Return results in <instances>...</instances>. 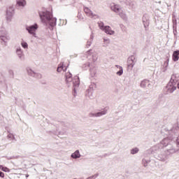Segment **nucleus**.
I'll return each mask as SVG.
<instances>
[{"label":"nucleus","mask_w":179,"mask_h":179,"mask_svg":"<svg viewBox=\"0 0 179 179\" xmlns=\"http://www.w3.org/2000/svg\"><path fill=\"white\" fill-rule=\"evenodd\" d=\"M89 66H90V63L87 62V64L83 65V68L86 70L87 69V68H89Z\"/></svg>","instance_id":"nucleus-41"},{"label":"nucleus","mask_w":179,"mask_h":179,"mask_svg":"<svg viewBox=\"0 0 179 179\" xmlns=\"http://www.w3.org/2000/svg\"><path fill=\"white\" fill-rule=\"evenodd\" d=\"M49 1H52V0H49Z\"/></svg>","instance_id":"nucleus-52"},{"label":"nucleus","mask_w":179,"mask_h":179,"mask_svg":"<svg viewBox=\"0 0 179 179\" xmlns=\"http://www.w3.org/2000/svg\"><path fill=\"white\" fill-rule=\"evenodd\" d=\"M15 54L17 57L19 58L20 61H24L25 59V56H24V52H23V50L20 46H18L15 49Z\"/></svg>","instance_id":"nucleus-9"},{"label":"nucleus","mask_w":179,"mask_h":179,"mask_svg":"<svg viewBox=\"0 0 179 179\" xmlns=\"http://www.w3.org/2000/svg\"><path fill=\"white\" fill-rule=\"evenodd\" d=\"M110 9H111V10H113V12H115V13H117V15H120V13L122 10H124L122 9V7H121L120 6V4H115L114 3L113 4H111Z\"/></svg>","instance_id":"nucleus-13"},{"label":"nucleus","mask_w":179,"mask_h":179,"mask_svg":"<svg viewBox=\"0 0 179 179\" xmlns=\"http://www.w3.org/2000/svg\"><path fill=\"white\" fill-rule=\"evenodd\" d=\"M176 90L177 87L176 86V84L169 83L168 85L166 86V94H171V93H174Z\"/></svg>","instance_id":"nucleus-10"},{"label":"nucleus","mask_w":179,"mask_h":179,"mask_svg":"<svg viewBox=\"0 0 179 179\" xmlns=\"http://www.w3.org/2000/svg\"><path fill=\"white\" fill-rule=\"evenodd\" d=\"M38 15L41 23L48 29L53 30L54 27L57 26V17H54L52 15V11L43 10L38 12Z\"/></svg>","instance_id":"nucleus-1"},{"label":"nucleus","mask_w":179,"mask_h":179,"mask_svg":"<svg viewBox=\"0 0 179 179\" xmlns=\"http://www.w3.org/2000/svg\"><path fill=\"white\" fill-rule=\"evenodd\" d=\"M66 129H63V131H59V137L61 138L62 136H65L66 135Z\"/></svg>","instance_id":"nucleus-34"},{"label":"nucleus","mask_w":179,"mask_h":179,"mask_svg":"<svg viewBox=\"0 0 179 179\" xmlns=\"http://www.w3.org/2000/svg\"><path fill=\"white\" fill-rule=\"evenodd\" d=\"M110 38H103V47H108V45H110Z\"/></svg>","instance_id":"nucleus-27"},{"label":"nucleus","mask_w":179,"mask_h":179,"mask_svg":"<svg viewBox=\"0 0 179 179\" xmlns=\"http://www.w3.org/2000/svg\"><path fill=\"white\" fill-rule=\"evenodd\" d=\"M7 138L8 139H11V141H13V139H15V136L12 134H9L8 136H7Z\"/></svg>","instance_id":"nucleus-39"},{"label":"nucleus","mask_w":179,"mask_h":179,"mask_svg":"<svg viewBox=\"0 0 179 179\" xmlns=\"http://www.w3.org/2000/svg\"><path fill=\"white\" fill-rule=\"evenodd\" d=\"M169 61H170V59L168 58L166 59V61L164 62V70H163L164 72H166V71H167V67L169 66Z\"/></svg>","instance_id":"nucleus-33"},{"label":"nucleus","mask_w":179,"mask_h":179,"mask_svg":"<svg viewBox=\"0 0 179 179\" xmlns=\"http://www.w3.org/2000/svg\"><path fill=\"white\" fill-rule=\"evenodd\" d=\"M120 28L121 29V30H122V31H125L126 28L124 24H120Z\"/></svg>","instance_id":"nucleus-42"},{"label":"nucleus","mask_w":179,"mask_h":179,"mask_svg":"<svg viewBox=\"0 0 179 179\" xmlns=\"http://www.w3.org/2000/svg\"><path fill=\"white\" fill-rule=\"evenodd\" d=\"M172 59L174 62H177L179 59V50H175L172 55Z\"/></svg>","instance_id":"nucleus-21"},{"label":"nucleus","mask_w":179,"mask_h":179,"mask_svg":"<svg viewBox=\"0 0 179 179\" xmlns=\"http://www.w3.org/2000/svg\"><path fill=\"white\" fill-rule=\"evenodd\" d=\"M90 72L91 78H94V76H96V68L94 67L92 69H90Z\"/></svg>","instance_id":"nucleus-32"},{"label":"nucleus","mask_w":179,"mask_h":179,"mask_svg":"<svg viewBox=\"0 0 179 179\" xmlns=\"http://www.w3.org/2000/svg\"><path fill=\"white\" fill-rule=\"evenodd\" d=\"M0 170H1V171H4V173H10V169L6 166H3V165H0Z\"/></svg>","instance_id":"nucleus-29"},{"label":"nucleus","mask_w":179,"mask_h":179,"mask_svg":"<svg viewBox=\"0 0 179 179\" xmlns=\"http://www.w3.org/2000/svg\"><path fill=\"white\" fill-rule=\"evenodd\" d=\"M15 15V8L13 7H9L6 10V20L7 22H12V19Z\"/></svg>","instance_id":"nucleus-7"},{"label":"nucleus","mask_w":179,"mask_h":179,"mask_svg":"<svg viewBox=\"0 0 179 179\" xmlns=\"http://www.w3.org/2000/svg\"><path fill=\"white\" fill-rule=\"evenodd\" d=\"M103 31H104V33L106 34H109V36H114V34H115V31L111 29V27L108 25L105 26V29L103 30Z\"/></svg>","instance_id":"nucleus-16"},{"label":"nucleus","mask_w":179,"mask_h":179,"mask_svg":"<svg viewBox=\"0 0 179 179\" xmlns=\"http://www.w3.org/2000/svg\"><path fill=\"white\" fill-rule=\"evenodd\" d=\"M170 143V141H169V138H164L162 141H161V143L160 144H157V145H160L162 146V148H166L167 146H169V144Z\"/></svg>","instance_id":"nucleus-18"},{"label":"nucleus","mask_w":179,"mask_h":179,"mask_svg":"<svg viewBox=\"0 0 179 179\" xmlns=\"http://www.w3.org/2000/svg\"><path fill=\"white\" fill-rule=\"evenodd\" d=\"M80 156L81 155L79 150H76L73 153L71 154V157H72V159H80Z\"/></svg>","instance_id":"nucleus-23"},{"label":"nucleus","mask_w":179,"mask_h":179,"mask_svg":"<svg viewBox=\"0 0 179 179\" xmlns=\"http://www.w3.org/2000/svg\"><path fill=\"white\" fill-rule=\"evenodd\" d=\"M62 71H64V72H65L66 71V67L65 68L64 66V62H61L57 67V71L60 73L62 72Z\"/></svg>","instance_id":"nucleus-24"},{"label":"nucleus","mask_w":179,"mask_h":179,"mask_svg":"<svg viewBox=\"0 0 179 179\" xmlns=\"http://www.w3.org/2000/svg\"><path fill=\"white\" fill-rule=\"evenodd\" d=\"M25 29L27 31H28L29 34H31L33 37H37V34H36L37 30H38V24L37 23L27 26Z\"/></svg>","instance_id":"nucleus-4"},{"label":"nucleus","mask_w":179,"mask_h":179,"mask_svg":"<svg viewBox=\"0 0 179 179\" xmlns=\"http://www.w3.org/2000/svg\"><path fill=\"white\" fill-rule=\"evenodd\" d=\"M27 177H29V175H27Z\"/></svg>","instance_id":"nucleus-51"},{"label":"nucleus","mask_w":179,"mask_h":179,"mask_svg":"<svg viewBox=\"0 0 179 179\" xmlns=\"http://www.w3.org/2000/svg\"><path fill=\"white\" fill-rule=\"evenodd\" d=\"M83 9L85 13L87 15V16H88V17L94 20L99 19V15L93 13V11H92V10H90V8L88 7L84 6Z\"/></svg>","instance_id":"nucleus-8"},{"label":"nucleus","mask_w":179,"mask_h":179,"mask_svg":"<svg viewBox=\"0 0 179 179\" xmlns=\"http://www.w3.org/2000/svg\"><path fill=\"white\" fill-rule=\"evenodd\" d=\"M147 152L149 154L154 155V157L159 160V162H166L167 160L168 155L166 153V150L160 145H156L152 147Z\"/></svg>","instance_id":"nucleus-2"},{"label":"nucleus","mask_w":179,"mask_h":179,"mask_svg":"<svg viewBox=\"0 0 179 179\" xmlns=\"http://www.w3.org/2000/svg\"><path fill=\"white\" fill-rule=\"evenodd\" d=\"M21 46L22 48H24V50H27V48H29V44L24 41H21Z\"/></svg>","instance_id":"nucleus-30"},{"label":"nucleus","mask_w":179,"mask_h":179,"mask_svg":"<svg viewBox=\"0 0 179 179\" xmlns=\"http://www.w3.org/2000/svg\"><path fill=\"white\" fill-rule=\"evenodd\" d=\"M67 22H68V21L66 20V23H65V24H66Z\"/></svg>","instance_id":"nucleus-47"},{"label":"nucleus","mask_w":179,"mask_h":179,"mask_svg":"<svg viewBox=\"0 0 179 179\" xmlns=\"http://www.w3.org/2000/svg\"><path fill=\"white\" fill-rule=\"evenodd\" d=\"M108 113V108H105L99 112H92L89 114V117L99 118V117H103Z\"/></svg>","instance_id":"nucleus-5"},{"label":"nucleus","mask_w":179,"mask_h":179,"mask_svg":"<svg viewBox=\"0 0 179 179\" xmlns=\"http://www.w3.org/2000/svg\"><path fill=\"white\" fill-rule=\"evenodd\" d=\"M178 89H179V82H178Z\"/></svg>","instance_id":"nucleus-46"},{"label":"nucleus","mask_w":179,"mask_h":179,"mask_svg":"<svg viewBox=\"0 0 179 179\" xmlns=\"http://www.w3.org/2000/svg\"><path fill=\"white\" fill-rule=\"evenodd\" d=\"M148 166V164H144V167H147Z\"/></svg>","instance_id":"nucleus-45"},{"label":"nucleus","mask_w":179,"mask_h":179,"mask_svg":"<svg viewBox=\"0 0 179 179\" xmlns=\"http://www.w3.org/2000/svg\"><path fill=\"white\" fill-rule=\"evenodd\" d=\"M27 72L29 76H32L33 78H36L38 79L41 78V74L36 73V71H33L31 68H27Z\"/></svg>","instance_id":"nucleus-15"},{"label":"nucleus","mask_w":179,"mask_h":179,"mask_svg":"<svg viewBox=\"0 0 179 179\" xmlns=\"http://www.w3.org/2000/svg\"><path fill=\"white\" fill-rule=\"evenodd\" d=\"M92 51H93L92 50H90L87 51L86 57H87V58H88V59H90V57H92V55H93V52H92Z\"/></svg>","instance_id":"nucleus-36"},{"label":"nucleus","mask_w":179,"mask_h":179,"mask_svg":"<svg viewBox=\"0 0 179 179\" xmlns=\"http://www.w3.org/2000/svg\"><path fill=\"white\" fill-rule=\"evenodd\" d=\"M98 26L100 29V30H102V31L106 29V26H104V22L99 21L98 22Z\"/></svg>","instance_id":"nucleus-31"},{"label":"nucleus","mask_w":179,"mask_h":179,"mask_svg":"<svg viewBox=\"0 0 179 179\" xmlns=\"http://www.w3.org/2000/svg\"><path fill=\"white\" fill-rule=\"evenodd\" d=\"M96 89V84L94 83H92L89 86V89L87 90H92L94 91Z\"/></svg>","instance_id":"nucleus-37"},{"label":"nucleus","mask_w":179,"mask_h":179,"mask_svg":"<svg viewBox=\"0 0 179 179\" xmlns=\"http://www.w3.org/2000/svg\"><path fill=\"white\" fill-rule=\"evenodd\" d=\"M179 80V75L177 73L173 74L171 77L170 83H172L173 85H177V82Z\"/></svg>","instance_id":"nucleus-17"},{"label":"nucleus","mask_w":179,"mask_h":179,"mask_svg":"<svg viewBox=\"0 0 179 179\" xmlns=\"http://www.w3.org/2000/svg\"><path fill=\"white\" fill-rule=\"evenodd\" d=\"M0 38L2 40V41H5V38H7V40L10 38V36L8 35V31H6V29H1L0 30Z\"/></svg>","instance_id":"nucleus-14"},{"label":"nucleus","mask_w":179,"mask_h":179,"mask_svg":"<svg viewBox=\"0 0 179 179\" xmlns=\"http://www.w3.org/2000/svg\"><path fill=\"white\" fill-rule=\"evenodd\" d=\"M164 150H165L166 155L170 156V155H174L177 150L171 144H169L167 148H163Z\"/></svg>","instance_id":"nucleus-11"},{"label":"nucleus","mask_w":179,"mask_h":179,"mask_svg":"<svg viewBox=\"0 0 179 179\" xmlns=\"http://www.w3.org/2000/svg\"><path fill=\"white\" fill-rule=\"evenodd\" d=\"M143 162H146V161L145 159H143Z\"/></svg>","instance_id":"nucleus-48"},{"label":"nucleus","mask_w":179,"mask_h":179,"mask_svg":"<svg viewBox=\"0 0 179 179\" xmlns=\"http://www.w3.org/2000/svg\"><path fill=\"white\" fill-rule=\"evenodd\" d=\"M118 16H120V18L122 19V20H124L125 22H127V20H128V15H127V13H125V11L122 10L119 14H117Z\"/></svg>","instance_id":"nucleus-20"},{"label":"nucleus","mask_w":179,"mask_h":179,"mask_svg":"<svg viewBox=\"0 0 179 179\" xmlns=\"http://www.w3.org/2000/svg\"><path fill=\"white\" fill-rule=\"evenodd\" d=\"M116 66L117 68H119L120 71H118L116 73V75H118V76H121L122 75V73H124V69H122V66H120V65H116Z\"/></svg>","instance_id":"nucleus-28"},{"label":"nucleus","mask_w":179,"mask_h":179,"mask_svg":"<svg viewBox=\"0 0 179 179\" xmlns=\"http://www.w3.org/2000/svg\"><path fill=\"white\" fill-rule=\"evenodd\" d=\"M66 69H68V66H67V67H66Z\"/></svg>","instance_id":"nucleus-49"},{"label":"nucleus","mask_w":179,"mask_h":179,"mask_svg":"<svg viewBox=\"0 0 179 179\" xmlns=\"http://www.w3.org/2000/svg\"><path fill=\"white\" fill-rule=\"evenodd\" d=\"M135 64H136V57H135V56L134 55L129 57V58L127 59L128 68H131L132 69V68H134V66H135Z\"/></svg>","instance_id":"nucleus-12"},{"label":"nucleus","mask_w":179,"mask_h":179,"mask_svg":"<svg viewBox=\"0 0 179 179\" xmlns=\"http://www.w3.org/2000/svg\"><path fill=\"white\" fill-rule=\"evenodd\" d=\"M93 38H94V36H93V34H91L90 40L87 42L86 47L87 48H89L90 45H92V43H93Z\"/></svg>","instance_id":"nucleus-26"},{"label":"nucleus","mask_w":179,"mask_h":179,"mask_svg":"<svg viewBox=\"0 0 179 179\" xmlns=\"http://www.w3.org/2000/svg\"><path fill=\"white\" fill-rule=\"evenodd\" d=\"M86 97H88L89 99H94V95L93 94V91L90 90H87L85 92Z\"/></svg>","instance_id":"nucleus-25"},{"label":"nucleus","mask_w":179,"mask_h":179,"mask_svg":"<svg viewBox=\"0 0 179 179\" xmlns=\"http://www.w3.org/2000/svg\"><path fill=\"white\" fill-rule=\"evenodd\" d=\"M91 57L93 62H96V61H97V55H92Z\"/></svg>","instance_id":"nucleus-40"},{"label":"nucleus","mask_w":179,"mask_h":179,"mask_svg":"<svg viewBox=\"0 0 179 179\" xmlns=\"http://www.w3.org/2000/svg\"><path fill=\"white\" fill-rule=\"evenodd\" d=\"M139 152V148H135L131 150L130 153L131 155H136Z\"/></svg>","instance_id":"nucleus-35"},{"label":"nucleus","mask_w":179,"mask_h":179,"mask_svg":"<svg viewBox=\"0 0 179 179\" xmlns=\"http://www.w3.org/2000/svg\"><path fill=\"white\" fill-rule=\"evenodd\" d=\"M142 22L145 31H148L149 30V24H150V17H149V15L144 14L142 17Z\"/></svg>","instance_id":"nucleus-6"},{"label":"nucleus","mask_w":179,"mask_h":179,"mask_svg":"<svg viewBox=\"0 0 179 179\" xmlns=\"http://www.w3.org/2000/svg\"><path fill=\"white\" fill-rule=\"evenodd\" d=\"M141 87L145 89V87H150V81L148 80H143L141 83Z\"/></svg>","instance_id":"nucleus-19"},{"label":"nucleus","mask_w":179,"mask_h":179,"mask_svg":"<svg viewBox=\"0 0 179 179\" xmlns=\"http://www.w3.org/2000/svg\"><path fill=\"white\" fill-rule=\"evenodd\" d=\"M0 177L1 178H5V173L0 171Z\"/></svg>","instance_id":"nucleus-43"},{"label":"nucleus","mask_w":179,"mask_h":179,"mask_svg":"<svg viewBox=\"0 0 179 179\" xmlns=\"http://www.w3.org/2000/svg\"><path fill=\"white\" fill-rule=\"evenodd\" d=\"M61 125H63V123H61Z\"/></svg>","instance_id":"nucleus-50"},{"label":"nucleus","mask_w":179,"mask_h":179,"mask_svg":"<svg viewBox=\"0 0 179 179\" xmlns=\"http://www.w3.org/2000/svg\"><path fill=\"white\" fill-rule=\"evenodd\" d=\"M66 82L67 83H69V82H73V96H76V93H78V91L79 90V85H80V80L79 79V76H76L72 80V73H66Z\"/></svg>","instance_id":"nucleus-3"},{"label":"nucleus","mask_w":179,"mask_h":179,"mask_svg":"<svg viewBox=\"0 0 179 179\" xmlns=\"http://www.w3.org/2000/svg\"><path fill=\"white\" fill-rule=\"evenodd\" d=\"M16 5L20 8H24L26 6V0H16Z\"/></svg>","instance_id":"nucleus-22"},{"label":"nucleus","mask_w":179,"mask_h":179,"mask_svg":"<svg viewBox=\"0 0 179 179\" xmlns=\"http://www.w3.org/2000/svg\"><path fill=\"white\" fill-rule=\"evenodd\" d=\"M165 131L166 132H168V134H166V135H173V129H165Z\"/></svg>","instance_id":"nucleus-38"},{"label":"nucleus","mask_w":179,"mask_h":179,"mask_svg":"<svg viewBox=\"0 0 179 179\" xmlns=\"http://www.w3.org/2000/svg\"><path fill=\"white\" fill-rule=\"evenodd\" d=\"M78 19H83V17H82V14H78Z\"/></svg>","instance_id":"nucleus-44"}]
</instances>
